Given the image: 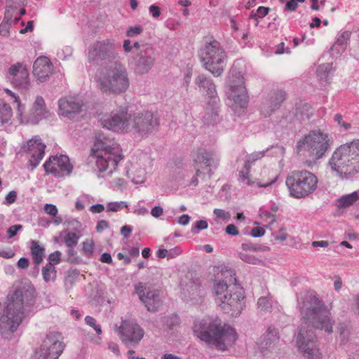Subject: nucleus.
<instances>
[{
	"label": "nucleus",
	"instance_id": "obj_39",
	"mask_svg": "<svg viewBox=\"0 0 359 359\" xmlns=\"http://www.w3.org/2000/svg\"><path fill=\"white\" fill-rule=\"evenodd\" d=\"M334 121L337 122L338 126L343 128L344 130H347L351 128V125L350 123L343 120V116L340 114H337L334 116Z\"/></svg>",
	"mask_w": 359,
	"mask_h": 359
},
{
	"label": "nucleus",
	"instance_id": "obj_31",
	"mask_svg": "<svg viewBox=\"0 0 359 359\" xmlns=\"http://www.w3.org/2000/svg\"><path fill=\"white\" fill-rule=\"evenodd\" d=\"M30 250L33 262L36 264H41L45 257V248L40 245L38 241H33L31 243Z\"/></svg>",
	"mask_w": 359,
	"mask_h": 359
},
{
	"label": "nucleus",
	"instance_id": "obj_30",
	"mask_svg": "<svg viewBox=\"0 0 359 359\" xmlns=\"http://www.w3.org/2000/svg\"><path fill=\"white\" fill-rule=\"evenodd\" d=\"M13 83L19 89L27 90L29 88L30 82L29 79V72L25 65L20 70V72L12 78Z\"/></svg>",
	"mask_w": 359,
	"mask_h": 359
},
{
	"label": "nucleus",
	"instance_id": "obj_33",
	"mask_svg": "<svg viewBox=\"0 0 359 359\" xmlns=\"http://www.w3.org/2000/svg\"><path fill=\"white\" fill-rule=\"evenodd\" d=\"M43 279L45 282L53 281L56 277V270L53 263L48 262L42 269Z\"/></svg>",
	"mask_w": 359,
	"mask_h": 359
},
{
	"label": "nucleus",
	"instance_id": "obj_36",
	"mask_svg": "<svg viewBox=\"0 0 359 359\" xmlns=\"http://www.w3.org/2000/svg\"><path fill=\"white\" fill-rule=\"evenodd\" d=\"M257 306L258 308L264 312L269 311L272 308V304L270 299L267 297H260L258 299Z\"/></svg>",
	"mask_w": 359,
	"mask_h": 359
},
{
	"label": "nucleus",
	"instance_id": "obj_54",
	"mask_svg": "<svg viewBox=\"0 0 359 359\" xmlns=\"http://www.w3.org/2000/svg\"><path fill=\"white\" fill-rule=\"evenodd\" d=\"M331 69L330 64H323L318 67L317 73L320 76H322L325 73L328 72Z\"/></svg>",
	"mask_w": 359,
	"mask_h": 359
},
{
	"label": "nucleus",
	"instance_id": "obj_12",
	"mask_svg": "<svg viewBox=\"0 0 359 359\" xmlns=\"http://www.w3.org/2000/svg\"><path fill=\"white\" fill-rule=\"evenodd\" d=\"M229 82L228 98L233 111L240 114L248 104V95L243 74L231 70L229 73Z\"/></svg>",
	"mask_w": 359,
	"mask_h": 359
},
{
	"label": "nucleus",
	"instance_id": "obj_23",
	"mask_svg": "<svg viewBox=\"0 0 359 359\" xmlns=\"http://www.w3.org/2000/svg\"><path fill=\"white\" fill-rule=\"evenodd\" d=\"M53 72V65L48 57L39 56L36 59L33 65V74L38 81H46Z\"/></svg>",
	"mask_w": 359,
	"mask_h": 359
},
{
	"label": "nucleus",
	"instance_id": "obj_56",
	"mask_svg": "<svg viewBox=\"0 0 359 359\" xmlns=\"http://www.w3.org/2000/svg\"><path fill=\"white\" fill-rule=\"evenodd\" d=\"M287 238V233H286L285 228H281L275 236L276 241H283Z\"/></svg>",
	"mask_w": 359,
	"mask_h": 359
},
{
	"label": "nucleus",
	"instance_id": "obj_52",
	"mask_svg": "<svg viewBox=\"0 0 359 359\" xmlns=\"http://www.w3.org/2000/svg\"><path fill=\"white\" fill-rule=\"evenodd\" d=\"M265 233V230L263 227L261 226H257L252 228L251 230V236L253 237H261L264 236Z\"/></svg>",
	"mask_w": 359,
	"mask_h": 359
},
{
	"label": "nucleus",
	"instance_id": "obj_42",
	"mask_svg": "<svg viewBox=\"0 0 359 359\" xmlns=\"http://www.w3.org/2000/svg\"><path fill=\"white\" fill-rule=\"evenodd\" d=\"M214 214L216 216V217L219 219L222 220H229L231 215L229 212H226L224 210L222 209H215L214 210Z\"/></svg>",
	"mask_w": 359,
	"mask_h": 359
},
{
	"label": "nucleus",
	"instance_id": "obj_20",
	"mask_svg": "<svg viewBox=\"0 0 359 359\" xmlns=\"http://www.w3.org/2000/svg\"><path fill=\"white\" fill-rule=\"evenodd\" d=\"M45 148L46 145L36 137L28 140L22 147V150L29 154V163L33 168H36L43 158Z\"/></svg>",
	"mask_w": 359,
	"mask_h": 359
},
{
	"label": "nucleus",
	"instance_id": "obj_44",
	"mask_svg": "<svg viewBox=\"0 0 359 359\" xmlns=\"http://www.w3.org/2000/svg\"><path fill=\"white\" fill-rule=\"evenodd\" d=\"M24 67V65L20 62H17L15 65H11L8 69L10 76L13 78L20 72V70Z\"/></svg>",
	"mask_w": 359,
	"mask_h": 359
},
{
	"label": "nucleus",
	"instance_id": "obj_62",
	"mask_svg": "<svg viewBox=\"0 0 359 359\" xmlns=\"http://www.w3.org/2000/svg\"><path fill=\"white\" fill-rule=\"evenodd\" d=\"M104 207L102 204L93 205L90 208V211L93 213H100L104 211Z\"/></svg>",
	"mask_w": 359,
	"mask_h": 359
},
{
	"label": "nucleus",
	"instance_id": "obj_32",
	"mask_svg": "<svg viewBox=\"0 0 359 359\" xmlns=\"http://www.w3.org/2000/svg\"><path fill=\"white\" fill-rule=\"evenodd\" d=\"M359 199V194L354 191L350 194L345 195L339 198L337 203L339 208H347L353 205Z\"/></svg>",
	"mask_w": 359,
	"mask_h": 359
},
{
	"label": "nucleus",
	"instance_id": "obj_60",
	"mask_svg": "<svg viewBox=\"0 0 359 359\" xmlns=\"http://www.w3.org/2000/svg\"><path fill=\"white\" fill-rule=\"evenodd\" d=\"M16 198H17L16 192L14 191H11L7 194V196L6 197V200L8 204H12L15 201Z\"/></svg>",
	"mask_w": 359,
	"mask_h": 359
},
{
	"label": "nucleus",
	"instance_id": "obj_50",
	"mask_svg": "<svg viewBox=\"0 0 359 359\" xmlns=\"http://www.w3.org/2000/svg\"><path fill=\"white\" fill-rule=\"evenodd\" d=\"M149 11L151 16L154 18H158L161 13L160 7L154 4L151 5L149 7Z\"/></svg>",
	"mask_w": 359,
	"mask_h": 359
},
{
	"label": "nucleus",
	"instance_id": "obj_9",
	"mask_svg": "<svg viewBox=\"0 0 359 359\" xmlns=\"http://www.w3.org/2000/svg\"><path fill=\"white\" fill-rule=\"evenodd\" d=\"M331 145L327 133L320 130H311L297 143V152L309 158L306 161L309 166L323 158Z\"/></svg>",
	"mask_w": 359,
	"mask_h": 359
},
{
	"label": "nucleus",
	"instance_id": "obj_14",
	"mask_svg": "<svg viewBox=\"0 0 359 359\" xmlns=\"http://www.w3.org/2000/svg\"><path fill=\"white\" fill-rule=\"evenodd\" d=\"M5 90L6 93L13 99V103L17 104V116L22 123H28L29 121L37 122L39 119H41L47 112L43 98L41 96H38L36 97L29 114H25V107L21 104L20 97L8 89Z\"/></svg>",
	"mask_w": 359,
	"mask_h": 359
},
{
	"label": "nucleus",
	"instance_id": "obj_41",
	"mask_svg": "<svg viewBox=\"0 0 359 359\" xmlns=\"http://www.w3.org/2000/svg\"><path fill=\"white\" fill-rule=\"evenodd\" d=\"M8 8L16 9L25 6V0H6Z\"/></svg>",
	"mask_w": 359,
	"mask_h": 359
},
{
	"label": "nucleus",
	"instance_id": "obj_49",
	"mask_svg": "<svg viewBox=\"0 0 359 359\" xmlns=\"http://www.w3.org/2000/svg\"><path fill=\"white\" fill-rule=\"evenodd\" d=\"M49 262L54 264H59L61 262V252L60 251H55L49 255L48 257Z\"/></svg>",
	"mask_w": 359,
	"mask_h": 359
},
{
	"label": "nucleus",
	"instance_id": "obj_38",
	"mask_svg": "<svg viewBox=\"0 0 359 359\" xmlns=\"http://www.w3.org/2000/svg\"><path fill=\"white\" fill-rule=\"evenodd\" d=\"M124 208H127L124 202H111L107 205V210L109 212H118Z\"/></svg>",
	"mask_w": 359,
	"mask_h": 359
},
{
	"label": "nucleus",
	"instance_id": "obj_53",
	"mask_svg": "<svg viewBox=\"0 0 359 359\" xmlns=\"http://www.w3.org/2000/svg\"><path fill=\"white\" fill-rule=\"evenodd\" d=\"M15 252L12 249H3L0 250V257L6 259L13 257Z\"/></svg>",
	"mask_w": 359,
	"mask_h": 359
},
{
	"label": "nucleus",
	"instance_id": "obj_7",
	"mask_svg": "<svg viewBox=\"0 0 359 359\" xmlns=\"http://www.w3.org/2000/svg\"><path fill=\"white\" fill-rule=\"evenodd\" d=\"M264 156V151H255L243 158L242 168L238 170V181L244 186L267 187L276 182L278 173L272 168L259 166L252 171L251 168Z\"/></svg>",
	"mask_w": 359,
	"mask_h": 359
},
{
	"label": "nucleus",
	"instance_id": "obj_48",
	"mask_svg": "<svg viewBox=\"0 0 359 359\" xmlns=\"http://www.w3.org/2000/svg\"><path fill=\"white\" fill-rule=\"evenodd\" d=\"M187 291L192 294L199 295L201 293L200 285L195 283H191L187 286Z\"/></svg>",
	"mask_w": 359,
	"mask_h": 359
},
{
	"label": "nucleus",
	"instance_id": "obj_51",
	"mask_svg": "<svg viewBox=\"0 0 359 359\" xmlns=\"http://www.w3.org/2000/svg\"><path fill=\"white\" fill-rule=\"evenodd\" d=\"M305 0H290L287 2L285 7L288 11H294L298 5V3H302Z\"/></svg>",
	"mask_w": 359,
	"mask_h": 359
},
{
	"label": "nucleus",
	"instance_id": "obj_29",
	"mask_svg": "<svg viewBox=\"0 0 359 359\" xmlns=\"http://www.w3.org/2000/svg\"><path fill=\"white\" fill-rule=\"evenodd\" d=\"M279 341L278 331L274 327H269L266 334L260 342V348L264 350H272Z\"/></svg>",
	"mask_w": 359,
	"mask_h": 359
},
{
	"label": "nucleus",
	"instance_id": "obj_34",
	"mask_svg": "<svg viewBox=\"0 0 359 359\" xmlns=\"http://www.w3.org/2000/svg\"><path fill=\"white\" fill-rule=\"evenodd\" d=\"M13 116L12 109L9 104H0V125L8 123Z\"/></svg>",
	"mask_w": 359,
	"mask_h": 359
},
{
	"label": "nucleus",
	"instance_id": "obj_13",
	"mask_svg": "<svg viewBox=\"0 0 359 359\" xmlns=\"http://www.w3.org/2000/svg\"><path fill=\"white\" fill-rule=\"evenodd\" d=\"M61 334L50 332L42 340L40 346L34 353V359H58L65 349Z\"/></svg>",
	"mask_w": 359,
	"mask_h": 359
},
{
	"label": "nucleus",
	"instance_id": "obj_11",
	"mask_svg": "<svg viewBox=\"0 0 359 359\" xmlns=\"http://www.w3.org/2000/svg\"><path fill=\"white\" fill-rule=\"evenodd\" d=\"M200 57L203 66L214 76H219L223 73L226 54L217 41L206 43L201 50Z\"/></svg>",
	"mask_w": 359,
	"mask_h": 359
},
{
	"label": "nucleus",
	"instance_id": "obj_58",
	"mask_svg": "<svg viewBox=\"0 0 359 359\" xmlns=\"http://www.w3.org/2000/svg\"><path fill=\"white\" fill-rule=\"evenodd\" d=\"M29 260L27 258L22 257L18 260L17 266L20 269H25L29 267Z\"/></svg>",
	"mask_w": 359,
	"mask_h": 359
},
{
	"label": "nucleus",
	"instance_id": "obj_16",
	"mask_svg": "<svg viewBox=\"0 0 359 359\" xmlns=\"http://www.w3.org/2000/svg\"><path fill=\"white\" fill-rule=\"evenodd\" d=\"M118 333L122 341L127 346L138 344L144 334V330L138 324L130 320L122 321Z\"/></svg>",
	"mask_w": 359,
	"mask_h": 359
},
{
	"label": "nucleus",
	"instance_id": "obj_28",
	"mask_svg": "<svg viewBox=\"0 0 359 359\" xmlns=\"http://www.w3.org/2000/svg\"><path fill=\"white\" fill-rule=\"evenodd\" d=\"M196 84L200 88L201 90L206 91L214 103L218 100L216 96V90L214 83L204 75L198 76L196 79Z\"/></svg>",
	"mask_w": 359,
	"mask_h": 359
},
{
	"label": "nucleus",
	"instance_id": "obj_21",
	"mask_svg": "<svg viewBox=\"0 0 359 359\" xmlns=\"http://www.w3.org/2000/svg\"><path fill=\"white\" fill-rule=\"evenodd\" d=\"M155 62L154 49L145 46L140 50V55L135 65V72L140 74L147 73L154 66Z\"/></svg>",
	"mask_w": 359,
	"mask_h": 359
},
{
	"label": "nucleus",
	"instance_id": "obj_37",
	"mask_svg": "<svg viewBox=\"0 0 359 359\" xmlns=\"http://www.w3.org/2000/svg\"><path fill=\"white\" fill-rule=\"evenodd\" d=\"M65 243L68 247H74L79 241V236L73 232L68 233L65 237Z\"/></svg>",
	"mask_w": 359,
	"mask_h": 359
},
{
	"label": "nucleus",
	"instance_id": "obj_19",
	"mask_svg": "<svg viewBox=\"0 0 359 359\" xmlns=\"http://www.w3.org/2000/svg\"><path fill=\"white\" fill-rule=\"evenodd\" d=\"M158 125V119L151 111L131 115L130 128L135 129L140 133L145 134L151 132Z\"/></svg>",
	"mask_w": 359,
	"mask_h": 359
},
{
	"label": "nucleus",
	"instance_id": "obj_63",
	"mask_svg": "<svg viewBox=\"0 0 359 359\" xmlns=\"http://www.w3.org/2000/svg\"><path fill=\"white\" fill-rule=\"evenodd\" d=\"M108 226H109V224L107 221L101 220V221L98 222L96 229L98 232H101L104 229L108 228Z\"/></svg>",
	"mask_w": 359,
	"mask_h": 359
},
{
	"label": "nucleus",
	"instance_id": "obj_26",
	"mask_svg": "<svg viewBox=\"0 0 359 359\" xmlns=\"http://www.w3.org/2000/svg\"><path fill=\"white\" fill-rule=\"evenodd\" d=\"M285 99V93L283 91H278L271 96L269 100L264 102L261 107V114L264 117L270 116L272 113L280 107Z\"/></svg>",
	"mask_w": 359,
	"mask_h": 359
},
{
	"label": "nucleus",
	"instance_id": "obj_25",
	"mask_svg": "<svg viewBox=\"0 0 359 359\" xmlns=\"http://www.w3.org/2000/svg\"><path fill=\"white\" fill-rule=\"evenodd\" d=\"M114 44L109 41H97L88 52V60L94 62L109 57L113 50Z\"/></svg>",
	"mask_w": 359,
	"mask_h": 359
},
{
	"label": "nucleus",
	"instance_id": "obj_8",
	"mask_svg": "<svg viewBox=\"0 0 359 359\" xmlns=\"http://www.w3.org/2000/svg\"><path fill=\"white\" fill-rule=\"evenodd\" d=\"M97 171L103 177L111 176L116 170L123 155L119 145L113 140H97L90 153Z\"/></svg>",
	"mask_w": 359,
	"mask_h": 359
},
{
	"label": "nucleus",
	"instance_id": "obj_24",
	"mask_svg": "<svg viewBox=\"0 0 359 359\" xmlns=\"http://www.w3.org/2000/svg\"><path fill=\"white\" fill-rule=\"evenodd\" d=\"M82 103L75 97L62 98L59 100V115L72 119L81 111Z\"/></svg>",
	"mask_w": 359,
	"mask_h": 359
},
{
	"label": "nucleus",
	"instance_id": "obj_3",
	"mask_svg": "<svg viewBox=\"0 0 359 359\" xmlns=\"http://www.w3.org/2000/svg\"><path fill=\"white\" fill-rule=\"evenodd\" d=\"M34 293L33 285L29 283L20 286L11 294L0 316V332L4 338H8L22 323L25 306L33 304Z\"/></svg>",
	"mask_w": 359,
	"mask_h": 359
},
{
	"label": "nucleus",
	"instance_id": "obj_35",
	"mask_svg": "<svg viewBox=\"0 0 359 359\" xmlns=\"http://www.w3.org/2000/svg\"><path fill=\"white\" fill-rule=\"evenodd\" d=\"M240 258L243 261L252 264H258L261 262V260L252 255L249 252H241L239 254Z\"/></svg>",
	"mask_w": 359,
	"mask_h": 359
},
{
	"label": "nucleus",
	"instance_id": "obj_59",
	"mask_svg": "<svg viewBox=\"0 0 359 359\" xmlns=\"http://www.w3.org/2000/svg\"><path fill=\"white\" fill-rule=\"evenodd\" d=\"M132 231H133V229H132V228L130 226L125 225V226L121 227V235L123 237L128 238L131 234Z\"/></svg>",
	"mask_w": 359,
	"mask_h": 359
},
{
	"label": "nucleus",
	"instance_id": "obj_1",
	"mask_svg": "<svg viewBox=\"0 0 359 359\" xmlns=\"http://www.w3.org/2000/svg\"><path fill=\"white\" fill-rule=\"evenodd\" d=\"M302 321L297 336L296 344L299 351L307 359H321V353L316 345L313 327L332 332L333 321L331 313L325 303L313 294H307L299 302Z\"/></svg>",
	"mask_w": 359,
	"mask_h": 359
},
{
	"label": "nucleus",
	"instance_id": "obj_40",
	"mask_svg": "<svg viewBox=\"0 0 359 359\" xmlns=\"http://www.w3.org/2000/svg\"><path fill=\"white\" fill-rule=\"evenodd\" d=\"M85 321L87 325L92 327L96 332L97 334H100L102 333V329L100 325H97L95 324V320L92 316H88L85 318Z\"/></svg>",
	"mask_w": 359,
	"mask_h": 359
},
{
	"label": "nucleus",
	"instance_id": "obj_17",
	"mask_svg": "<svg viewBox=\"0 0 359 359\" xmlns=\"http://www.w3.org/2000/svg\"><path fill=\"white\" fill-rule=\"evenodd\" d=\"M46 174H54L58 176L69 175L73 165L70 163L68 156L60 155L51 156L43 164Z\"/></svg>",
	"mask_w": 359,
	"mask_h": 359
},
{
	"label": "nucleus",
	"instance_id": "obj_22",
	"mask_svg": "<svg viewBox=\"0 0 359 359\" xmlns=\"http://www.w3.org/2000/svg\"><path fill=\"white\" fill-rule=\"evenodd\" d=\"M193 160L197 176L201 175V169L208 168L212 165L215 161H219V159L215 158V153L214 151H208L202 149H198L194 152Z\"/></svg>",
	"mask_w": 359,
	"mask_h": 359
},
{
	"label": "nucleus",
	"instance_id": "obj_6",
	"mask_svg": "<svg viewBox=\"0 0 359 359\" xmlns=\"http://www.w3.org/2000/svg\"><path fill=\"white\" fill-rule=\"evenodd\" d=\"M95 81L97 88L107 95L123 93L130 86L128 70L117 61H111L100 67L96 72Z\"/></svg>",
	"mask_w": 359,
	"mask_h": 359
},
{
	"label": "nucleus",
	"instance_id": "obj_2",
	"mask_svg": "<svg viewBox=\"0 0 359 359\" xmlns=\"http://www.w3.org/2000/svg\"><path fill=\"white\" fill-rule=\"evenodd\" d=\"M236 281L232 270L222 269L217 273L212 288L215 302L233 317L239 316L245 306L244 290Z\"/></svg>",
	"mask_w": 359,
	"mask_h": 359
},
{
	"label": "nucleus",
	"instance_id": "obj_5",
	"mask_svg": "<svg viewBox=\"0 0 359 359\" xmlns=\"http://www.w3.org/2000/svg\"><path fill=\"white\" fill-rule=\"evenodd\" d=\"M327 169L341 179L359 172V139L342 144L332 152Z\"/></svg>",
	"mask_w": 359,
	"mask_h": 359
},
{
	"label": "nucleus",
	"instance_id": "obj_46",
	"mask_svg": "<svg viewBox=\"0 0 359 359\" xmlns=\"http://www.w3.org/2000/svg\"><path fill=\"white\" fill-rule=\"evenodd\" d=\"M260 217L262 219L267 222L269 224H273L276 221V217L274 215L265 211L260 214Z\"/></svg>",
	"mask_w": 359,
	"mask_h": 359
},
{
	"label": "nucleus",
	"instance_id": "obj_64",
	"mask_svg": "<svg viewBox=\"0 0 359 359\" xmlns=\"http://www.w3.org/2000/svg\"><path fill=\"white\" fill-rule=\"evenodd\" d=\"M208 226V222L205 220L197 221L195 224V228L199 230L206 229Z\"/></svg>",
	"mask_w": 359,
	"mask_h": 359
},
{
	"label": "nucleus",
	"instance_id": "obj_55",
	"mask_svg": "<svg viewBox=\"0 0 359 359\" xmlns=\"http://www.w3.org/2000/svg\"><path fill=\"white\" fill-rule=\"evenodd\" d=\"M226 233L231 235V236H237L239 234V231L234 224H229L226 227Z\"/></svg>",
	"mask_w": 359,
	"mask_h": 359
},
{
	"label": "nucleus",
	"instance_id": "obj_47",
	"mask_svg": "<svg viewBox=\"0 0 359 359\" xmlns=\"http://www.w3.org/2000/svg\"><path fill=\"white\" fill-rule=\"evenodd\" d=\"M143 31V29L140 26L130 27L127 31L126 35L129 37H133L135 35L140 34Z\"/></svg>",
	"mask_w": 359,
	"mask_h": 359
},
{
	"label": "nucleus",
	"instance_id": "obj_15",
	"mask_svg": "<svg viewBox=\"0 0 359 359\" xmlns=\"http://www.w3.org/2000/svg\"><path fill=\"white\" fill-rule=\"evenodd\" d=\"M131 115L126 109L113 111L110 114H104L100 118L101 125L115 132H124L130 129Z\"/></svg>",
	"mask_w": 359,
	"mask_h": 359
},
{
	"label": "nucleus",
	"instance_id": "obj_43",
	"mask_svg": "<svg viewBox=\"0 0 359 359\" xmlns=\"http://www.w3.org/2000/svg\"><path fill=\"white\" fill-rule=\"evenodd\" d=\"M43 210L46 214L53 217H55L58 212L57 207L53 204H46Z\"/></svg>",
	"mask_w": 359,
	"mask_h": 359
},
{
	"label": "nucleus",
	"instance_id": "obj_57",
	"mask_svg": "<svg viewBox=\"0 0 359 359\" xmlns=\"http://www.w3.org/2000/svg\"><path fill=\"white\" fill-rule=\"evenodd\" d=\"M163 213V210L160 206H155L151 210V215L156 218L159 217L161 216Z\"/></svg>",
	"mask_w": 359,
	"mask_h": 359
},
{
	"label": "nucleus",
	"instance_id": "obj_27",
	"mask_svg": "<svg viewBox=\"0 0 359 359\" xmlns=\"http://www.w3.org/2000/svg\"><path fill=\"white\" fill-rule=\"evenodd\" d=\"M127 175L135 184H141L145 181L146 170L142 162H133L127 170Z\"/></svg>",
	"mask_w": 359,
	"mask_h": 359
},
{
	"label": "nucleus",
	"instance_id": "obj_18",
	"mask_svg": "<svg viewBox=\"0 0 359 359\" xmlns=\"http://www.w3.org/2000/svg\"><path fill=\"white\" fill-rule=\"evenodd\" d=\"M135 292L148 311H155L161 305L159 290L140 283L135 285Z\"/></svg>",
	"mask_w": 359,
	"mask_h": 359
},
{
	"label": "nucleus",
	"instance_id": "obj_61",
	"mask_svg": "<svg viewBox=\"0 0 359 359\" xmlns=\"http://www.w3.org/2000/svg\"><path fill=\"white\" fill-rule=\"evenodd\" d=\"M269 13V8L264 6H259L257 10V15L259 18H264Z\"/></svg>",
	"mask_w": 359,
	"mask_h": 359
},
{
	"label": "nucleus",
	"instance_id": "obj_10",
	"mask_svg": "<svg viewBox=\"0 0 359 359\" xmlns=\"http://www.w3.org/2000/svg\"><path fill=\"white\" fill-rule=\"evenodd\" d=\"M285 183L291 196L302 198L316 190L318 180L313 172L306 170H294L287 176Z\"/></svg>",
	"mask_w": 359,
	"mask_h": 359
},
{
	"label": "nucleus",
	"instance_id": "obj_4",
	"mask_svg": "<svg viewBox=\"0 0 359 359\" xmlns=\"http://www.w3.org/2000/svg\"><path fill=\"white\" fill-rule=\"evenodd\" d=\"M193 331L201 340L222 351L232 346L237 339L235 330L228 325H222L217 318L196 320Z\"/></svg>",
	"mask_w": 359,
	"mask_h": 359
},
{
	"label": "nucleus",
	"instance_id": "obj_45",
	"mask_svg": "<svg viewBox=\"0 0 359 359\" xmlns=\"http://www.w3.org/2000/svg\"><path fill=\"white\" fill-rule=\"evenodd\" d=\"M22 229V226L21 224H15L10 226L7 230L8 237L11 238L14 237L18 231Z\"/></svg>",
	"mask_w": 359,
	"mask_h": 359
}]
</instances>
